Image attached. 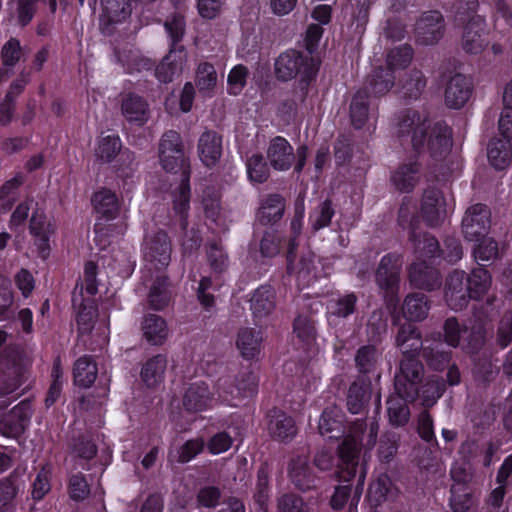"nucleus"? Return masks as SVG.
Instances as JSON below:
<instances>
[{"label":"nucleus","instance_id":"41","mask_svg":"<svg viewBox=\"0 0 512 512\" xmlns=\"http://www.w3.org/2000/svg\"><path fill=\"white\" fill-rule=\"evenodd\" d=\"M413 58V49L410 45L404 44L393 48L387 55V68L394 69L406 68Z\"/></svg>","mask_w":512,"mask_h":512},{"label":"nucleus","instance_id":"50","mask_svg":"<svg viewBox=\"0 0 512 512\" xmlns=\"http://www.w3.org/2000/svg\"><path fill=\"white\" fill-rule=\"evenodd\" d=\"M248 69L244 65L235 66L228 75L229 93L238 95L246 85Z\"/></svg>","mask_w":512,"mask_h":512},{"label":"nucleus","instance_id":"29","mask_svg":"<svg viewBox=\"0 0 512 512\" xmlns=\"http://www.w3.org/2000/svg\"><path fill=\"white\" fill-rule=\"evenodd\" d=\"M370 382L361 379L353 383L349 389L347 397L348 409L353 414L360 413L370 399Z\"/></svg>","mask_w":512,"mask_h":512},{"label":"nucleus","instance_id":"4","mask_svg":"<svg viewBox=\"0 0 512 512\" xmlns=\"http://www.w3.org/2000/svg\"><path fill=\"white\" fill-rule=\"evenodd\" d=\"M398 224L408 231L407 249L417 256H435L440 251L438 240L427 232L419 231L420 221L409 203H402L398 211Z\"/></svg>","mask_w":512,"mask_h":512},{"label":"nucleus","instance_id":"31","mask_svg":"<svg viewBox=\"0 0 512 512\" xmlns=\"http://www.w3.org/2000/svg\"><path fill=\"white\" fill-rule=\"evenodd\" d=\"M143 252L145 256H170L172 245L167 233L159 230L147 235L143 244Z\"/></svg>","mask_w":512,"mask_h":512},{"label":"nucleus","instance_id":"40","mask_svg":"<svg viewBox=\"0 0 512 512\" xmlns=\"http://www.w3.org/2000/svg\"><path fill=\"white\" fill-rule=\"evenodd\" d=\"M491 284V278L484 268L474 269L468 278V291L471 298L483 295Z\"/></svg>","mask_w":512,"mask_h":512},{"label":"nucleus","instance_id":"48","mask_svg":"<svg viewBox=\"0 0 512 512\" xmlns=\"http://www.w3.org/2000/svg\"><path fill=\"white\" fill-rule=\"evenodd\" d=\"M294 333L305 345H310L315 339L314 321L307 316H299L294 323Z\"/></svg>","mask_w":512,"mask_h":512},{"label":"nucleus","instance_id":"35","mask_svg":"<svg viewBox=\"0 0 512 512\" xmlns=\"http://www.w3.org/2000/svg\"><path fill=\"white\" fill-rule=\"evenodd\" d=\"M274 292L270 287H260L257 289L251 299V309L257 318H261L271 313L274 309Z\"/></svg>","mask_w":512,"mask_h":512},{"label":"nucleus","instance_id":"9","mask_svg":"<svg viewBox=\"0 0 512 512\" xmlns=\"http://www.w3.org/2000/svg\"><path fill=\"white\" fill-rule=\"evenodd\" d=\"M363 431V424H358L353 428L339 449V476L344 481L351 480L357 467V457L359 453L360 434Z\"/></svg>","mask_w":512,"mask_h":512},{"label":"nucleus","instance_id":"14","mask_svg":"<svg viewBox=\"0 0 512 512\" xmlns=\"http://www.w3.org/2000/svg\"><path fill=\"white\" fill-rule=\"evenodd\" d=\"M96 265L93 261H88L85 265L84 270V279L80 285V298L77 295V289L73 295V305L75 307L82 308V310L78 314V324L84 325L86 324V316L90 314V312H85L89 307V299L94 296L97 292V282H96Z\"/></svg>","mask_w":512,"mask_h":512},{"label":"nucleus","instance_id":"18","mask_svg":"<svg viewBox=\"0 0 512 512\" xmlns=\"http://www.w3.org/2000/svg\"><path fill=\"white\" fill-rule=\"evenodd\" d=\"M198 153L205 166H214L222 155V137L213 130L203 132L198 140Z\"/></svg>","mask_w":512,"mask_h":512},{"label":"nucleus","instance_id":"38","mask_svg":"<svg viewBox=\"0 0 512 512\" xmlns=\"http://www.w3.org/2000/svg\"><path fill=\"white\" fill-rule=\"evenodd\" d=\"M428 304L423 294L408 296L404 302L403 313L410 321H418L427 315Z\"/></svg>","mask_w":512,"mask_h":512},{"label":"nucleus","instance_id":"43","mask_svg":"<svg viewBox=\"0 0 512 512\" xmlns=\"http://www.w3.org/2000/svg\"><path fill=\"white\" fill-rule=\"evenodd\" d=\"M204 448L202 438H196L186 441L182 446L170 452V456L178 462L186 463L191 461Z\"/></svg>","mask_w":512,"mask_h":512},{"label":"nucleus","instance_id":"23","mask_svg":"<svg viewBox=\"0 0 512 512\" xmlns=\"http://www.w3.org/2000/svg\"><path fill=\"white\" fill-rule=\"evenodd\" d=\"M142 332L145 340L152 345H162L169 334L165 320L156 314L145 316L142 322Z\"/></svg>","mask_w":512,"mask_h":512},{"label":"nucleus","instance_id":"22","mask_svg":"<svg viewBox=\"0 0 512 512\" xmlns=\"http://www.w3.org/2000/svg\"><path fill=\"white\" fill-rule=\"evenodd\" d=\"M284 210V198L277 193L269 194L262 200L257 213V219L264 225L275 223L282 218Z\"/></svg>","mask_w":512,"mask_h":512},{"label":"nucleus","instance_id":"52","mask_svg":"<svg viewBox=\"0 0 512 512\" xmlns=\"http://www.w3.org/2000/svg\"><path fill=\"white\" fill-rule=\"evenodd\" d=\"M290 476L297 487L302 490L309 489L312 482L311 474L305 460L299 465H293L290 469Z\"/></svg>","mask_w":512,"mask_h":512},{"label":"nucleus","instance_id":"7","mask_svg":"<svg viewBox=\"0 0 512 512\" xmlns=\"http://www.w3.org/2000/svg\"><path fill=\"white\" fill-rule=\"evenodd\" d=\"M491 212L485 204L471 205L462 219V232L467 241H479L490 228Z\"/></svg>","mask_w":512,"mask_h":512},{"label":"nucleus","instance_id":"54","mask_svg":"<svg viewBox=\"0 0 512 512\" xmlns=\"http://www.w3.org/2000/svg\"><path fill=\"white\" fill-rule=\"evenodd\" d=\"M38 1L39 0H18L17 20L20 26L25 27L31 22L36 13Z\"/></svg>","mask_w":512,"mask_h":512},{"label":"nucleus","instance_id":"47","mask_svg":"<svg viewBox=\"0 0 512 512\" xmlns=\"http://www.w3.org/2000/svg\"><path fill=\"white\" fill-rule=\"evenodd\" d=\"M22 47L17 38H10L2 47L0 56L3 66L13 69L22 56Z\"/></svg>","mask_w":512,"mask_h":512},{"label":"nucleus","instance_id":"33","mask_svg":"<svg viewBox=\"0 0 512 512\" xmlns=\"http://www.w3.org/2000/svg\"><path fill=\"white\" fill-rule=\"evenodd\" d=\"M268 430L273 437L280 440L290 438L296 433L293 419L282 412H274L270 416Z\"/></svg>","mask_w":512,"mask_h":512},{"label":"nucleus","instance_id":"58","mask_svg":"<svg viewBox=\"0 0 512 512\" xmlns=\"http://www.w3.org/2000/svg\"><path fill=\"white\" fill-rule=\"evenodd\" d=\"M224 4L225 0H198L197 8L203 18L214 19L220 14Z\"/></svg>","mask_w":512,"mask_h":512},{"label":"nucleus","instance_id":"1","mask_svg":"<svg viewBox=\"0 0 512 512\" xmlns=\"http://www.w3.org/2000/svg\"><path fill=\"white\" fill-rule=\"evenodd\" d=\"M393 133L402 145L417 153L424 152L440 160L452 148V130L443 121L430 124L428 116L413 108L402 109L393 119Z\"/></svg>","mask_w":512,"mask_h":512},{"label":"nucleus","instance_id":"11","mask_svg":"<svg viewBox=\"0 0 512 512\" xmlns=\"http://www.w3.org/2000/svg\"><path fill=\"white\" fill-rule=\"evenodd\" d=\"M420 214L429 227H437L447 216L446 201L443 193L436 187L424 190L421 200Z\"/></svg>","mask_w":512,"mask_h":512},{"label":"nucleus","instance_id":"37","mask_svg":"<svg viewBox=\"0 0 512 512\" xmlns=\"http://www.w3.org/2000/svg\"><path fill=\"white\" fill-rule=\"evenodd\" d=\"M261 337L252 329H242L238 334L237 347L243 357L250 359L259 353Z\"/></svg>","mask_w":512,"mask_h":512},{"label":"nucleus","instance_id":"5","mask_svg":"<svg viewBox=\"0 0 512 512\" xmlns=\"http://www.w3.org/2000/svg\"><path fill=\"white\" fill-rule=\"evenodd\" d=\"M317 71L314 58L297 50H287L275 61L276 77L282 81L300 76L301 82L307 84L316 76Z\"/></svg>","mask_w":512,"mask_h":512},{"label":"nucleus","instance_id":"49","mask_svg":"<svg viewBox=\"0 0 512 512\" xmlns=\"http://www.w3.org/2000/svg\"><path fill=\"white\" fill-rule=\"evenodd\" d=\"M472 256H499L504 253L499 249L498 243L492 238L484 236L479 237V241H473Z\"/></svg>","mask_w":512,"mask_h":512},{"label":"nucleus","instance_id":"64","mask_svg":"<svg viewBox=\"0 0 512 512\" xmlns=\"http://www.w3.org/2000/svg\"><path fill=\"white\" fill-rule=\"evenodd\" d=\"M33 204V200H26L16 207L10 218V228H17L25 223Z\"/></svg>","mask_w":512,"mask_h":512},{"label":"nucleus","instance_id":"20","mask_svg":"<svg viewBox=\"0 0 512 512\" xmlns=\"http://www.w3.org/2000/svg\"><path fill=\"white\" fill-rule=\"evenodd\" d=\"M420 164L418 162H409L402 164L392 174L391 180L393 185L400 192H411L420 179Z\"/></svg>","mask_w":512,"mask_h":512},{"label":"nucleus","instance_id":"16","mask_svg":"<svg viewBox=\"0 0 512 512\" xmlns=\"http://www.w3.org/2000/svg\"><path fill=\"white\" fill-rule=\"evenodd\" d=\"M267 158L275 170L286 171L292 166L295 154L293 147L284 137L276 136L269 143Z\"/></svg>","mask_w":512,"mask_h":512},{"label":"nucleus","instance_id":"60","mask_svg":"<svg viewBox=\"0 0 512 512\" xmlns=\"http://www.w3.org/2000/svg\"><path fill=\"white\" fill-rule=\"evenodd\" d=\"M443 384L439 381H431L423 386L422 404L432 406L443 393Z\"/></svg>","mask_w":512,"mask_h":512},{"label":"nucleus","instance_id":"6","mask_svg":"<svg viewBox=\"0 0 512 512\" xmlns=\"http://www.w3.org/2000/svg\"><path fill=\"white\" fill-rule=\"evenodd\" d=\"M137 0H100L101 14L99 28L104 35H113L116 26L126 21L132 14Z\"/></svg>","mask_w":512,"mask_h":512},{"label":"nucleus","instance_id":"46","mask_svg":"<svg viewBox=\"0 0 512 512\" xmlns=\"http://www.w3.org/2000/svg\"><path fill=\"white\" fill-rule=\"evenodd\" d=\"M247 171L250 180L257 183H264L269 178V168L261 154H254L248 159Z\"/></svg>","mask_w":512,"mask_h":512},{"label":"nucleus","instance_id":"15","mask_svg":"<svg viewBox=\"0 0 512 512\" xmlns=\"http://www.w3.org/2000/svg\"><path fill=\"white\" fill-rule=\"evenodd\" d=\"M120 110L125 120L136 126L144 125L150 117L148 102L144 97L134 92L121 96Z\"/></svg>","mask_w":512,"mask_h":512},{"label":"nucleus","instance_id":"45","mask_svg":"<svg viewBox=\"0 0 512 512\" xmlns=\"http://www.w3.org/2000/svg\"><path fill=\"white\" fill-rule=\"evenodd\" d=\"M196 86L200 92L212 90L217 83V73L212 64L201 63L196 72Z\"/></svg>","mask_w":512,"mask_h":512},{"label":"nucleus","instance_id":"26","mask_svg":"<svg viewBox=\"0 0 512 512\" xmlns=\"http://www.w3.org/2000/svg\"><path fill=\"white\" fill-rule=\"evenodd\" d=\"M92 204L98 214L107 219H114L119 213V201L114 192L101 189L92 197Z\"/></svg>","mask_w":512,"mask_h":512},{"label":"nucleus","instance_id":"59","mask_svg":"<svg viewBox=\"0 0 512 512\" xmlns=\"http://www.w3.org/2000/svg\"><path fill=\"white\" fill-rule=\"evenodd\" d=\"M70 497L76 501L85 499L89 494V487L81 475H73L69 481Z\"/></svg>","mask_w":512,"mask_h":512},{"label":"nucleus","instance_id":"27","mask_svg":"<svg viewBox=\"0 0 512 512\" xmlns=\"http://www.w3.org/2000/svg\"><path fill=\"white\" fill-rule=\"evenodd\" d=\"M489 162L498 170L509 165L512 158L511 144L508 140L494 138L490 140L487 148Z\"/></svg>","mask_w":512,"mask_h":512},{"label":"nucleus","instance_id":"13","mask_svg":"<svg viewBox=\"0 0 512 512\" xmlns=\"http://www.w3.org/2000/svg\"><path fill=\"white\" fill-rule=\"evenodd\" d=\"M487 45L485 20L481 16H473L464 26L461 48L467 54L477 55L483 52Z\"/></svg>","mask_w":512,"mask_h":512},{"label":"nucleus","instance_id":"17","mask_svg":"<svg viewBox=\"0 0 512 512\" xmlns=\"http://www.w3.org/2000/svg\"><path fill=\"white\" fill-rule=\"evenodd\" d=\"M30 232L34 235L36 244L41 254H49L50 252V236L55 232V226L47 220L46 215L36 209L33 211L30 219Z\"/></svg>","mask_w":512,"mask_h":512},{"label":"nucleus","instance_id":"21","mask_svg":"<svg viewBox=\"0 0 512 512\" xmlns=\"http://www.w3.org/2000/svg\"><path fill=\"white\" fill-rule=\"evenodd\" d=\"M394 83L393 71L387 67H377L369 74L361 90H365L367 93L371 91L375 96H382L390 91Z\"/></svg>","mask_w":512,"mask_h":512},{"label":"nucleus","instance_id":"34","mask_svg":"<svg viewBox=\"0 0 512 512\" xmlns=\"http://www.w3.org/2000/svg\"><path fill=\"white\" fill-rule=\"evenodd\" d=\"M426 86V79L422 71L412 69L406 73L401 82L400 93L406 99H417Z\"/></svg>","mask_w":512,"mask_h":512},{"label":"nucleus","instance_id":"63","mask_svg":"<svg viewBox=\"0 0 512 512\" xmlns=\"http://www.w3.org/2000/svg\"><path fill=\"white\" fill-rule=\"evenodd\" d=\"M280 512H309L301 498L295 495H285L279 501Z\"/></svg>","mask_w":512,"mask_h":512},{"label":"nucleus","instance_id":"57","mask_svg":"<svg viewBox=\"0 0 512 512\" xmlns=\"http://www.w3.org/2000/svg\"><path fill=\"white\" fill-rule=\"evenodd\" d=\"M50 470L43 468L36 476L33 483L32 496L34 499H42L50 490Z\"/></svg>","mask_w":512,"mask_h":512},{"label":"nucleus","instance_id":"44","mask_svg":"<svg viewBox=\"0 0 512 512\" xmlns=\"http://www.w3.org/2000/svg\"><path fill=\"white\" fill-rule=\"evenodd\" d=\"M334 209L330 200H325L310 214L309 220L314 231H318L327 227L332 217L334 216Z\"/></svg>","mask_w":512,"mask_h":512},{"label":"nucleus","instance_id":"53","mask_svg":"<svg viewBox=\"0 0 512 512\" xmlns=\"http://www.w3.org/2000/svg\"><path fill=\"white\" fill-rule=\"evenodd\" d=\"M464 273L456 272L450 276L448 281V289L446 291V298L449 305L453 309H458L463 306V303H456L455 300L457 298V294L462 292V284H463Z\"/></svg>","mask_w":512,"mask_h":512},{"label":"nucleus","instance_id":"10","mask_svg":"<svg viewBox=\"0 0 512 512\" xmlns=\"http://www.w3.org/2000/svg\"><path fill=\"white\" fill-rule=\"evenodd\" d=\"M219 401L226 402L218 391L212 390L207 384L197 382L191 384L185 391L183 405L185 409L192 412H202L214 408Z\"/></svg>","mask_w":512,"mask_h":512},{"label":"nucleus","instance_id":"32","mask_svg":"<svg viewBox=\"0 0 512 512\" xmlns=\"http://www.w3.org/2000/svg\"><path fill=\"white\" fill-rule=\"evenodd\" d=\"M166 367V357L162 355L152 357L144 364L141 378L147 386H155L163 380Z\"/></svg>","mask_w":512,"mask_h":512},{"label":"nucleus","instance_id":"28","mask_svg":"<svg viewBox=\"0 0 512 512\" xmlns=\"http://www.w3.org/2000/svg\"><path fill=\"white\" fill-rule=\"evenodd\" d=\"M164 27L171 41V53H185L184 46L180 45V42L182 41L186 31V22L184 16L181 14H172L168 16L164 22Z\"/></svg>","mask_w":512,"mask_h":512},{"label":"nucleus","instance_id":"61","mask_svg":"<svg viewBox=\"0 0 512 512\" xmlns=\"http://www.w3.org/2000/svg\"><path fill=\"white\" fill-rule=\"evenodd\" d=\"M169 300L170 294L164 282L159 284V286L153 287L149 294V302L151 306L157 310L165 307Z\"/></svg>","mask_w":512,"mask_h":512},{"label":"nucleus","instance_id":"3","mask_svg":"<svg viewBox=\"0 0 512 512\" xmlns=\"http://www.w3.org/2000/svg\"><path fill=\"white\" fill-rule=\"evenodd\" d=\"M160 163L167 172L182 167L181 183L173 195L174 211L180 216V225L184 230L187 227V212L190 202V172L185 167L184 145L181 135L174 130L166 131L159 143Z\"/></svg>","mask_w":512,"mask_h":512},{"label":"nucleus","instance_id":"36","mask_svg":"<svg viewBox=\"0 0 512 512\" xmlns=\"http://www.w3.org/2000/svg\"><path fill=\"white\" fill-rule=\"evenodd\" d=\"M97 376L96 364L89 357L79 358L74 366V381L82 387L92 385Z\"/></svg>","mask_w":512,"mask_h":512},{"label":"nucleus","instance_id":"39","mask_svg":"<svg viewBox=\"0 0 512 512\" xmlns=\"http://www.w3.org/2000/svg\"><path fill=\"white\" fill-rule=\"evenodd\" d=\"M29 81L30 73L28 71L22 70L19 76L9 86V90L4 97L2 104L4 105V111L6 113L9 112L12 117L15 109V98L24 91V88L29 83Z\"/></svg>","mask_w":512,"mask_h":512},{"label":"nucleus","instance_id":"42","mask_svg":"<svg viewBox=\"0 0 512 512\" xmlns=\"http://www.w3.org/2000/svg\"><path fill=\"white\" fill-rule=\"evenodd\" d=\"M121 149V141L117 136H106L99 140L95 150L96 157L103 162L112 161Z\"/></svg>","mask_w":512,"mask_h":512},{"label":"nucleus","instance_id":"19","mask_svg":"<svg viewBox=\"0 0 512 512\" xmlns=\"http://www.w3.org/2000/svg\"><path fill=\"white\" fill-rule=\"evenodd\" d=\"M377 115V109L371 108L370 96L365 90H358L352 97L349 116L355 129H361L370 116Z\"/></svg>","mask_w":512,"mask_h":512},{"label":"nucleus","instance_id":"62","mask_svg":"<svg viewBox=\"0 0 512 512\" xmlns=\"http://www.w3.org/2000/svg\"><path fill=\"white\" fill-rule=\"evenodd\" d=\"M512 341V312L502 318L498 328L497 342L504 348Z\"/></svg>","mask_w":512,"mask_h":512},{"label":"nucleus","instance_id":"30","mask_svg":"<svg viewBox=\"0 0 512 512\" xmlns=\"http://www.w3.org/2000/svg\"><path fill=\"white\" fill-rule=\"evenodd\" d=\"M409 277L414 285L427 290L433 289L439 284L438 274L422 260L411 266Z\"/></svg>","mask_w":512,"mask_h":512},{"label":"nucleus","instance_id":"2","mask_svg":"<svg viewBox=\"0 0 512 512\" xmlns=\"http://www.w3.org/2000/svg\"><path fill=\"white\" fill-rule=\"evenodd\" d=\"M397 344L403 353L400 372L396 376V395L387 401L389 420L393 425L401 426L409 420L406 401H413L419 394L418 384L423 370L421 363L415 358L422 345L419 334L411 323L403 325L397 336Z\"/></svg>","mask_w":512,"mask_h":512},{"label":"nucleus","instance_id":"24","mask_svg":"<svg viewBox=\"0 0 512 512\" xmlns=\"http://www.w3.org/2000/svg\"><path fill=\"white\" fill-rule=\"evenodd\" d=\"M30 416L31 407L29 403L22 402L15 406L5 420V434L11 437L22 434Z\"/></svg>","mask_w":512,"mask_h":512},{"label":"nucleus","instance_id":"8","mask_svg":"<svg viewBox=\"0 0 512 512\" xmlns=\"http://www.w3.org/2000/svg\"><path fill=\"white\" fill-rule=\"evenodd\" d=\"M445 32V21L437 10L424 12L415 24V39L420 45H434Z\"/></svg>","mask_w":512,"mask_h":512},{"label":"nucleus","instance_id":"56","mask_svg":"<svg viewBox=\"0 0 512 512\" xmlns=\"http://www.w3.org/2000/svg\"><path fill=\"white\" fill-rule=\"evenodd\" d=\"M341 426L340 419L336 410H325L319 420V431L325 436L335 430L339 431Z\"/></svg>","mask_w":512,"mask_h":512},{"label":"nucleus","instance_id":"51","mask_svg":"<svg viewBox=\"0 0 512 512\" xmlns=\"http://www.w3.org/2000/svg\"><path fill=\"white\" fill-rule=\"evenodd\" d=\"M378 352L372 346H364L359 349L356 356V364L361 372H369L375 366Z\"/></svg>","mask_w":512,"mask_h":512},{"label":"nucleus","instance_id":"55","mask_svg":"<svg viewBox=\"0 0 512 512\" xmlns=\"http://www.w3.org/2000/svg\"><path fill=\"white\" fill-rule=\"evenodd\" d=\"M233 439L226 432H218L210 438L207 448L211 454L217 455L226 452L232 446Z\"/></svg>","mask_w":512,"mask_h":512},{"label":"nucleus","instance_id":"12","mask_svg":"<svg viewBox=\"0 0 512 512\" xmlns=\"http://www.w3.org/2000/svg\"><path fill=\"white\" fill-rule=\"evenodd\" d=\"M473 91L472 79L462 73L448 77L444 92V101L452 109L462 108L470 99Z\"/></svg>","mask_w":512,"mask_h":512},{"label":"nucleus","instance_id":"25","mask_svg":"<svg viewBox=\"0 0 512 512\" xmlns=\"http://www.w3.org/2000/svg\"><path fill=\"white\" fill-rule=\"evenodd\" d=\"M186 61V54L171 53L166 55L162 62L157 66L155 74L160 82L168 83L182 71L183 64Z\"/></svg>","mask_w":512,"mask_h":512}]
</instances>
